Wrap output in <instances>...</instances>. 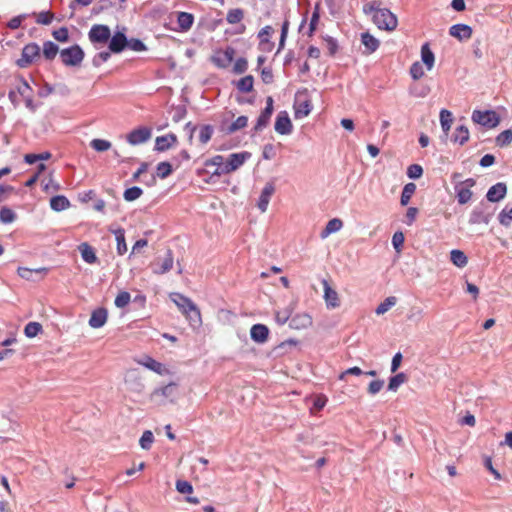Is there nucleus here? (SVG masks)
<instances>
[{
	"label": "nucleus",
	"mask_w": 512,
	"mask_h": 512,
	"mask_svg": "<svg viewBox=\"0 0 512 512\" xmlns=\"http://www.w3.org/2000/svg\"><path fill=\"white\" fill-rule=\"evenodd\" d=\"M248 118L246 116L238 117L228 128L229 133L236 132L247 126Z\"/></svg>",
	"instance_id": "5fc2aeb1"
},
{
	"label": "nucleus",
	"mask_w": 512,
	"mask_h": 512,
	"mask_svg": "<svg viewBox=\"0 0 512 512\" xmlns=\"http://www.w3.org/2000/svg\"><path fill=\"white\" fill-rule=\"evenodd\" d=\"M174 259L172 256L171 250L167 251L166 257L163 259L162 263L160 264L159 268L154 269V273L156 274H165L169 272L173 267Z\"/></svg>",
	"instance_id": "c756f323"
},
{
	"label": "nucleus",
	"mask_w": 512,
	"mask_h": 512,
	"mask_svg": "<svg viewBox=\"0 0 512 512\" xmlns=\"http://www.w3.org/2000/svg\"><path fill=\"white\" fill-rule=\"evenodd\" d=\"M214 133V128L211 125H202L199 128V141L201 144H206L210 141Z\"/></svg>",
	"instance_id": "4c0bfd02"
},
{
	"label": "nucleus",
	"mask_w": 512,
	"mask_h": 512,
	"mask_svg": "<svg viewBox=\"0 0 512 512\" xmlns=\"http://www.w3.org/2000/svg\"><path fill=\"white\" fill-rule=\"evenodd\" d=\"M54 15L51 12H40L37 14L36 22L42 25H49Z\"/></svg>",
	"instance_id": "e2e57ef3"
},
{
	"label": "nucleus",
	"mask_w": 512,
	"mask_h": 512,
	"mask_svg": "<svg viewBox=\"0 0 512 512\" xmlns=\"http://www.w3.org/2000/svg\"><path fill=\"white\" fill-rule=\"evenodd\" d=\"M247 67H248L247 60L245 58H239L236 60V62L234 64L233 71L236 74H242L247 70Z\"/></svg>",
	"instance_id": "338daca9"
},
{
	"label": "nucleus",
	"mask_w": 512,
	"mask_h": 512,
	"mask_svg": "<svg viewBox=\"0 0 512 512\" xmlns=\"http://www.w3.org/2000/svg\"><path fill=\"white\" fill-rule=\"evenodd\" d=\"M512 142V130L507 129L496 137V145L504 147Z\"/></svg>",
	"instance_id": "49530a36"
},
{
	"label": "nucleus",
	"mask_w": 512,
	"mask_h": 512,
	"mask_svg": "<svg viewBox=\"0 0 512 512\" xmlns=\"http://www.w3.org/2000/svg\"><path fill=\"white\" fill-rule=\"evenodd\" d=\"M311 111V105L309 101H303L297 104L295 108V117L303 118L309 115Z\"/></svg>",
	"instance_id": "c03bdc74"
},
{
	"label": "nucleus",
	"mask_w": 512,
	"mask_h": 512,
	"mask_svg": "<svg viewBox=\"0 0 512 512\" xmlns=\"http://www.w3.org/2000/svg\"><path fill=\"white\" fill-rule=\"evenodd\" d=\"M177 142L178 139L175 134L170 133L164 136H159L155 140V150L166 151L171 147L175 146Z\"/></svg>",
	"instance_id": "ddd939ff"
},
{
	"label": "nucleus",
	"mask_w": 512,
	"mask_h": 512,
	"mask_svg": "<svg viewBox=\"0 0 512 512\" xmlns=\"http://www.w3.org/2000/svg\"><path fill=\"white\" fill-rule=\"evenodd\" d=\"M79 251L83 260L89 264H93L97 261V256L93 248L87 243H82L79 245Z\"/></svg>",
	"instance_id": "a878e982"
},
{
	"label": "nucleus",
	"mask_w": 512,
	"mask_h": 512,
	"mask_svg": "<svg viewBox=\"0 0 512 512\" xmlns=\"http://www.w3.org/2000/svg\"><path fill=\"white\" fill-rule=\"evenodd\" d=\"M127 47L133 51L141 52L146 50L145 44L139 39H131L127 41Z\"/></svg>",
	"instance_id": "0e129e2a"
},
{
	"label": "nucleus",
	"mask_w": 512,
	"mask_h": 512,
	"mask_svg": "<svg viewBox=\"0 0 512 512\" xmlns=\"http://www.w3.org/2000/svg\"><path fill=\"white\" fill-rule=\"evenodd\" d=\"M411 77L414 80L420 79L424 75L423 66L420 62H415L410 68Z\"/></svg>",
	"instance_id": "13d9d810"
},
{
	"label": "nucleus",
	"mask_w": 512,
	"mask_h": 512,
	"mask_svg": "<svg viewBox=\"0 0 512 512\" xmlns=\"http://www.w3.org/2000/svg\"><path fill=\"white\" fill-rule=\"evenodd\" d=\"M171 299L177 305V307L181 310V312L183 314L186 311L193 310V307L195 306V304L189 298H187L179 293L172 294Z\"/></svg>",
	"instance_id": "aec40b11"
},
{
	"label": "nucleus",
	"mask_w": 512,
	"mask_h": 512,
	"mask_svg": "<svg viewBox=\"0 0 512 512\" xmlns=\"http://www.w3.org/2000/svg\"><path fill=\"white\" fill-rule=\"evenodd\" d=\"M272 113L273 111H271L270 108H265L261 112L260 116L258 117L257 123L254 127L255 132L263 130L268 125Z\"/></svg>",
	"instance_id": "7c9ffc66"
},
{
	"label": "nucleus",
	"mask_w": 512,
	"mask_h": 512,
	"mask_svg": "<svg viewBox=\"0 0 512 512\" xmlns=\"http://www.w3.org/2000/svg\"><path fill=\"white\" fill-rule=\"evenodd\" d=\"M138 363L160 375H164L168 372L162 363L154 360L149 356H144L142 359L138 360Z\"/></svg>",
	"instance_id": "a211bd4d"
},
{
	"label": "nucleus",
	"mask_w": 512,
	"mask_h": 512,
	"mask_svg": "<svg viewBox=\"0 0 512 512\" xmlns=\"http://www.w3.org/2000/svg\"><path fill=\"white\" fill-rule=\"evenodd\" d=\"M58 53H60L58 45H56L52 41L44 42V44H43V56L47 60H53Z\"/></svg>",
	"instance_id": "473e14b6"
},
{
	"label": "nucleus",
	"mask_w": 512,
	"mask_h": 512,
	"mask_svg": "<svg viewBox=\"0 0 512 512\" xmlns=\"http://www.w3.org/2000/svg\"><path fill=\"white\" fill-rule=\"evenodd\" d=\"M172 173V166L169 162H160L157 165V176L165 179Z\"/></svg>",
	"instance_id": "864d4df0"
},
{
	"label": "nucleus",
	"mask_w": 512,
	"mask_h": 512,
	"mask_svg": "<svg viewBox=\"0 0 512 512\" xmlns=\"http://www.w3.org/2000/svg\"><path fill=\"white\" fill-rule=\"evenodd\" d=\"M319 19H320L319 6L316 5L314 12L312 14L311 20H310L309 36H311L314 33V31L316 30V26H317V23L319 22Z\"/></svg>",
	"instance_id": "680f3d73"
},
{
	"label": "nucleus",
	"mask_w": 512,
	"mask_h": 512,
	"mask_svg": "<svg viewBox=\"0 0 512 512\" xmlns=\"http://www.w3.org/2000/svg\"><path fill=\"white\" fill-rule=\"evenodd\" d=\"M154 441L153 433L150 430H146L143 432L139 444L142 449L149 450L152 446V443Z\"/></svg>",
	"instance_id": "de8ad7c7"
},
{
	"label": "nucleus",
	"mask_w": 512,
	"mask_h": 512,
	"mask_svg": "<svg viewBox=\"0 0 512 512\" xmlns=\"http://www.w3.org/2000/svg\"><path fill=\"white\" fill-rule=\"evenodd\" d=\"M407 381V376L404 373H398L389 380L388 389L391 391H397V389Z\"/></svg>",
	"instance_id": "a19ab883"
},
{
	"label": "nucleus",
	"mask_w": 512,
	"mask_h": 512,
	"mask_svg": "<svg viewBox=\"0 0 512 512\" xmlns=\"http://www.w3.org/2000/svg\"><path fill=\"white\" fill-rule=\"evenodd\" d=\"M110 36L111 31L106 25H93L89 31V40L92 43L105 44L110 39Z\"/></svg>",
	"instance_id": "423d86ee"
},
{
	"label": "nucleus",
	"mask_w": 512,
	"mask_h": 512,
	"mask_svg": "<svg viewBox=\"0 0 512 512\" xmlns=\"http://www.w3.org/2000/svg\"><path fill=\"white\" fill-rule=\"evenodd\" d=\"M53 37L59 42H67L69 39L68 30L65 27H62L53 32Z\"/></svg>",
	"instance_id": "774afa93"
},
{
	"label": "nucleus",
	"mask_w": 512,
	"mask_h": 512,
	"mask_svg": "<svg viewBox=\"0 0 512 512\" xmlns=\"http://www.w3.org/2000/svg\"><path fill=\"white\" fill-rule=\"evenodd\" d=\"M449 34L458 40H467L472 35V28L465 24H456L450 27Z\"/></svg>",
	"instance_id": "2eb2a0df"
},
{
	"label": "nucleus",
	"mask_w": 512,
	"mask_h": 512,
	"mask_svg": "<svg viewBox=\"0 0 512 512\" xmlns=\"http://www.w3.org/2000/svg\"><path fill=\"white\" fill-rule=\"evenodd\" d=\"M292 122L286 111H281L275 121V131L281 135H288L292 132Z\"/></svg>",
	"instance_id": "1a4fd4ad"
},
{
	"label": "nucleus",
	"mask_w": 512,
	"mask_h": 512,
	"mask_svg": "<svg viewBox=\"0 0 512 512\" xmlns=\"http://www.w3.org/2000/svg\"><path fill=\"white\" fill-rule=\"evenodd\" d=\"M476 184V181L472 178H468L464 181H461L455 186V192L456 197L458 200V203L461 205H464L468 203L472 196L473 192L471 191V188Z\"/></svg>",
	"instance_id": "39448f33"
},
{
	"label": "nucleus",
	"mask_w": 512,
	"mask_h": 512,
	"mask_svg": "<svg viewBox=\"0 0 512 512\" xmlns=\"http://www.w3.org/2000/svg\"><path fill=\"white\" fill-rule=\"evenodd\" d=\"M47 269L46 268H39V269H36V270H31L29 268H19L18 269V274L21 278L23 279H26V280H33V274H42V273H46Z\"/></svg>",
	"instance_id": "09e8293b"
},
{
	"label": "nucleus",
	"mask_w": 512,
	"mask_h": 512,
	"mask_svg": "<svg viewBox=\"0 0 512 512\" xmlns=\"http://www.w3.org/2000/svg\"><path fill=\"white\" fill-rule=\"evenodd\" d=\"M415 190L416 185L414 183H407L404 186L400 199V203L402 206H406L409 203L412 195L415 193Z\"/></svg>",
	"instance_id": "c9c22d12"
},
{
	"label": "nucleus",
	"mask_w": 512,
	"mask_h": 512,
	"mask_svg": "<svg viewBox=\"0 0 512 512\" xmlns=\"http://www.w3.org/2000/svg\"><path fill=\"white\" fill-rule=\"evenodd\" d=\"M176 393H177V385L175 383H169L168 385H166L160 389H156L152 393V398L155 400L159 397L173 398L176 396Z\"/></svg>",
	"instance_id": "4be33fe9"
},
{
	"label": "nucleus",
	"mask_w": 512,
	"mask_h": 512,
	"mask_svg": "<svg viewBox=\"0 0 512 512\" xmlns=\"http://www.w3.org/2000/svg\"><path fill=\"white\" fill-rule=\"evenodd\" d=\"M184 315L192 326H199L202 322L200 311L196 305L193 307V310L186 311Z\"/></svg>",
	"instance_id": "ea45409f"
},
{
	"label": "nucleus",
	"mask_w": 512,
	"mask_h": 512,
	"mask_svg": "<svg viewBox=\"0 0 512 512\" xmlns=\"http://www.w3.org/2000/svg\"><path fill=\"white\" fill-rule=\"evenodd\" d=\"M322 285L324 289L323 298L326 307L328 309L338 308L340 306V299L337 291L330 286L329 282L326 279L322 280Z\"/></svg>",
	"instance_id": "0eeeda50"
},
{
	"label": "nucleus",
	"mask_w": 512,
	"mask_h": 512,
	"mask_svg": "<svg viewBox=\"0 0 512 512\" xmlns=\"http://www.w3.org/2000/svg\"><path fill=\"white\" fill-rule=\"evenodd\" d=\"M42 331V325L38 322H29L24 329V333L28 338L37 336Z\"/></svg>",
	"instance_id": "37998d69"
},
{
	"label": "nucleus",
	"mask_w": 512,
	"mask_h": 512,
	"mask_svg": "<svg viewBox=\"0 0 512 512\" xmlns=\"http://www.w3.org/2000/svg\"><path fill=\"white\" fill-rule=\"evenodd\" d=\"M450 260L459 268L465 267L468 263V258L465 253L458 249H454L450 252Z\"/></svg>",
	"instance_id": "cd10ccee"
},
{
	"label": "nucleus",
	"mask_w": 512,
	"mask_h": 512,
	"mask_svg": "<svg viewBox=\"0 0 512 512\" xmlns=\"http://www.w3.org/2000/svg\"><path fill=\"white\" fill-rule=\"evenodd\" d=\"M421 59L422 62L426 65L427 70H431L433 68L435 56L434 53L431 51L428 43H425L421 47Z\"/></svg>",
	"instance_id": "393cba45"
},
{
	"label": "nucleus",
	"mask_w": 512,
	"mask_h": 512,
	"mask_svg": "<svg viewBox=\"0 0 512 512\" xmlns=\"http://www.w3.org/2000/svg\"><path fill=\"white\" fill-rule=\"evenodd\" d=\"M60 58L66 66H80L84 59V51L78 45L60 51Z\"/></svg>",
	"instance_id": "f03ea898"
},
{
	"label": "nucleus",
	"mask_w": 512,
	"mask_h": 512,
	"mask_svg": "<svg viewBox=\"0 0 512 512\" xmlns=\"http://www.w3.org/2000/svg\"><path fill=\"white\" fill-rule=\"evenodd\" d=\"M130 300H131L130 294L126 291H122L117 295V297L115 299V305L118 308H124L129 304Z\"/></svg>",
	"instance_id": "6e6d98bb"
},
{
	"label": "nucleus",
	"mask_w": 512,
	"mask_h": 512,
	"mask_svg": "<svg viewBox=\"0 0 512 512\" xmlns=\"http://www.w3.org/2000/svg\"><path fill=\"white\" fill-rule=\"evenodd\" d=\"M176 489L181 494H190L193 492L192 485L185 480H178L176 482Z\"/></svg>",
	"instance_id": "bf43d9fd"
},
{
	"label": "nucleus",
	"mask_w": 512,
	"mask_h": 512,
	"mask_svg": "<svg viewBox=\"0 0 512 512\" xmlns=\"http://www.w3.org/2000/svg\"><path fill=\"white\" fill-rule=\"evenodd\" d=\"M107 320V311L103 308L97 309L93 311L90 319H89V325L92 328H100L102 327Z\"/></svg>",
	"instance_id": "412c9836"
},
{
	"label": "nucleus",
	"mask_w": 512,
	"mask_h": 512,
	"mask_svg": "<svg viewBox=\"0 0 512 512\" xmlns=\"http://www.w3.org/2000/svg\"><path fill=\"white\" fill-rule=\"evenodd\" d=\"M127 38L123 32H116L109 43V50L113 53H120L127 47Z\"/></svg>",
	"instance_id": "4468645a"
},
{
	"label": "nucleus",
	"mask_w": 512,
	"mask_h": 512,
	"mask_svg": "<svg viewBox=\"0 0 512 512\" xmlns=\"http://www.w3.org/2000/svg\"><path fill=\"white\" fill-rule=\"evenodd\" d=\"M194 22V16L187 12H179L177 23L182 31H188Z\"/></svg>",
	"instance_id": "bb28decb"
},
{
	"label": "nucleus",
	"mask_w": 512,
	"mask_h": 512,
	"mask_svg": "<svg viewBox=\"0 0 512 512\" xmlns=\"http://www.w3.org/2000/svg\"><path fill=\"white\" fill-rule=\"evenodd\" d=\"M312 325V318L308 314L296 315L289 323L293 329H305Z\"/></svg>",
	"instance_id": "5701e85b"
},
{
	"label": "nucleus",
	"mask_w": 512,
	"mask_h": 512,
	"mask_svg": "<svg viewBox=\"0 0 512 512\" xmlns=\"http://www.w3.org/2000/svg\"><path fill=\"white\" fill-rule=\"evenodd\" d=\"M472 120L473 122L487 128H494L500 122L498 114L493 110H474L472 113Z\"/></svg>",
	"instance_id": "7ed1b4c3"
},
{
	"label": "nucleus",
	"mask_w": 512,
	"mask_h": 512,
	"mask_svg": "<svg viewBox=\"0 0 512 512\" xmlns=\"http://www.w3.org/2000/svg\"><path fill=\"white\" fill-rule=\"evenodd\" d=\"M244 17V12L241 9H232L227 13L226 20L230 24L239 23Z\"/></svg>",
	"instance_id": "3c124183"
},
{
	"label": "nucleus",
	"mask_w": 512,
	"mask_h": 512,
	"mask_svg": "<svg viewBox=\"0 0 512 512\" xmlns=\"http://www.w3.org/2000/svg\"><path fill=\"white\" fill-rule=\"evenodd\" d=\"M343 227V222L339 218H333L328 221L325 228L321 231L320 237L322 239L327 238L330 234L338 232Z\"/></svg>",
	"instance_id": "b1692460"
},
{
	"label": "nucleus",
	"mask_w": 512,
	"mask_h": 512,
	"mask_svg": "<svg viewBox=\"0 0 512 512\" xmlns=\"http://www.w3.org/2000/svg\"><path fill=\"white\" fill-rule=\"evenodd\" d=\"M423 169L418 164H412L407 169V175L411 179H418L422 176Z\"/></svg>",
	"instance_id": "4d7b16f0"
},
{
	"label": "nucleus",
	"mask_w": 512,
	"mask_h": 512,
	"mask_svg": "<svg viewBox=\"0 0 512 512\" xmlns=\"http://www.w3.org/2000/svg\"><path fill=\"white\" fill-rule=\"evenodd\" d=\"M69 206H70L69 200L65 196H62V195L54 196L50 200V207L54 211H57V212L63 211L65 209H67Z\"/></svg>",
	"instance_id": "c85d7f7f"
},
{
	"label": "nucleus",
	"mask_w": 512,
	"mask_h": 512,
	"mask_svg": "<svg viewBox=\"0 0 512 512\" xmlns=\"http://www.w3.org/2000/svg\"><path fill=\"white\" fill-rule=\"evenodd\" d=\"M507 187L504 183H497L490 187V189L487 192V199L490 202H498L501 199H503L506 195Z\"/></svg>",
	"instance_id": "dca6fc26"
},
{
	"label": "nucleus",
	"mask_w": 512,
	"mask_h": 512,
	"mask_svg": "<svg viewBox=\"0 0 512 512\" xmlns=\"http://www.w3.org/2000/svg\"><path fill=\"white\" fill-rule=\"evenodd\" d=\"M485 205L481 204L476 207L470 214L469 223L470 224H479L485 223L488 224L490 221V214L486 213L484 210Z\"/></svg>",
	"instance_id": "6ab92c4d"
},
{
	"label": "nucleus",
	"mask_w": 512,
	"mask_h": 512,
	"mask_svg": "<svg viewBox=\"0 0 512 512\" xmlns=\"http://www.w3.org/2000/svg\"><path fill=\"white\" fill-rule=\"evenodd\" d=\"M253 83H254L253 76L248 75L238 81L237 88L241 92L248 93L253 90Z\"/></svg>",
	"instance_id": "58836bf2"
},
{
	"label": "nucleus",
	"mask_w": 512,
	"mask_h": 512,
	"mask_svg": "<svg viewBox=\"0 0 512 512\" xmlns=\"http://www.w3.org/2000/svg\"><path fill=\"white\" fill-rule=\"evenodd\" d=\"M16 219V213L9 207H2L0 209V221L4 224H10Z\"/></svg>",
	"instance_id": "79ce46f5"
},
{
	"label": "nucleus",
	"mask_w": 512,
	"mask_h": 512,
	"mask_svg": "<svg viewBox=\"0 0 512 512\" xmlns=\"http://www.w3.org/2000/svg\"><path fill=\"white\" fill-rule=\"evenodd\" d=\"M143 191L141 188L134 186L124 191L123 197L126 201L131 202L138 199L142 195Z\"/></svg>",
	"instance_id": "8fccbe9b"
},
{
	"label": "nucleus",
	"mask_w": 512,
	"mask_h": 512,
	"mask_svg": "<svg viewBox=\"0 0 512 512\" xmlns=\"http://www.w3.org/2000/svg\"><path fill=\"white\" fill-rule=\"evenodd\" d=\"M499 222L504 226H509L512 222V208L509 210H502L499 214Z\"/></svg>",
	"instance_id": "69168bd1"
},
{
	"label": "nucleus",
	"mask_w": 512,
	"mask_h": 512,
	"mask_svg": "<svg viewBox=\"0 0 512 512\" xmlns=\"http://www.w3.org/2000/svg\"><path fill=\"white\" fill-rule=\"evenodd\" d=\"M235 56V50L231 47H227L223 51H218L213 56V62L220 68H227L232 63Z\"/></svg>",
	"instance_id": "9d476101"
},
{
	"label": "nucleus",
	"mask_w": 512,
	"mask_h": 512,
	"mask_svg": "<svg viewBox=\"0 0 512 512\" xmlns=\"http://www.w3.org/2000/svg\"><path fill=\"white\" fill-rule=\"evenodd\" d=\"M274 192H275V186L273 185V183H271V182L266 183V185L264 186V188L261 192V195L259 197V201L257 204L259 210L262 213L267 211L271 196L274 194Z\"/></svg>",
	"instance_id": "9b49d317"
},
{
	"label": "nucleus",
	"mask_w": 512,
	"mask_h": 512,
	"mask_svg": "<svg viewBox=\"0 0 512 512\" xmlns=\"http://www.w3.org/2000/svg\"><path fill=\"white\" fill-rule=\"evenodd\" d=\"M116 241H117V252L120 255H123L127 251V245L125 242L124 230L119 229L115 232Z\"/></svg>",
	"instance_id": "a18cd8bd"
},
{
	"label": "nucleus",
	"mask_w": 512,
	"mask_h": 512,
	"mask_svg": "<svg viewBox=\"0 0 512 512\" xmlns=\"http://www.w3.org/2000/svg\"><path fill=\"white\" fill-rule=\"evenodd\" d=\"M380 1H371L363 6L365 14L372 15L374 24L379 28L387 31L396 29L398 20L389 9L381 8Z\"/></svg>",
	"instance_id": "f257e3e1"
},
{
	"label": "nucleus",
	"mask_w": 512,
	"mask_h": 512,
	"mask_svg": "<svg viewBox=\"0 0 512 512\" xmlns=\"http://www.w3.org/2000/svg\"><path fill=\"white\" fill-rule=\"evenodd\" d=\"M269 329L263 324H255L251 327L250 336L257 343H265L268 339Z\"/></svg>",
	"instance_id": "f3484780"
},
{
	"label": "nucleus",
	"mask_w": 512,
	"mask_h": 512,
	"mask_svg": "<svg viewBox=\"0 0 512 512\" xmlns=\"http://www.w3.org/2000/svg\"><path fill=\"white\" fill-rule=\"evenodd\" d=\"M151 137V131L147 128H138L130 132L127 141L132 145H138L146 142Z\"/></svg>",
	"instance_id": "f8f14e48"
},
{
	"label": "nucleus",
	"mask_w": 512,
	"mask_h": 512,
	"mask_svg": "<svg viewBox=\"0 0 512 512\" xmlns=\"http://www.w3.org/2000/svg\"><path fill=\"white\" fill-rule=\"evenodd\" d=\"M453 121L452 113L446 109H442L440 112V122L441 127L445 135L448 134V131L451 128V124Z\"/></svg>",
	"instance_id": "f704fd0d"
},
{
	"label": "nucleus",
	"mask_w": 512,
	"mask_h": 512,
	"mask_svg": "<svg viewBox=\"0 0 512 512\" xmlns=\"http://www.w3.org/2000/svg\"><path fill=\"white\" fill-rule=\"evenodd\" d=\"M40 57V47L36 43H30L22 49V56L17 60V65L21 68L28 67Z\"/></svg>",
	"instance_id": "20e7f679"
},
{
	"label": "nucleus",
	"mask_w": 512,
	"mask_h": 512,
	"mask_svg": "<svg viewBox=\"0 0 512 512\" xmlns=\"http://www.w3.org/2000/svg\"><path fill=\"white\" fill-rule=\"evenodd\" d=\"M361 40L369 53L376 51L379 47V41L368 32L362 34Z\"/></svg>",
	"instance_id": "2f4dec72"
},
{
	"label": "nucleus",
	"mask_w": 512,
	"mask_h": 512,
	"mask_svg": "<svg viewBox=\"0 0 512 512\" xmlns=\"http://www.w3.org/2000/svg\"><path fill=\"white\" fill-rule=\"evenodd\" d=\"M90 145L98 152H104L111 148V142L103 139H93L90 142Z\"/></svg>",
	"instance_id": "603ef678"
},
{
	"label": "nucleus",
	"mask_w": 512,
	"mask_h": 512,
	"mask_svg": "<svg viewBox=\"0 0 512 512\" xmlns=\"http://www.w3.org/2000/svg\"><path fill=\"white\" fill-rule=\"evenodd\" d=\"M397 302V298L394 296L387 297L382 303L378 305V307L375 310V313L377 315H383L386 313L390 308H392Z\"/></svg>",
	"instance_id": "e433bc0d"
},
{
	"label": "nucleus",
	"mask_w": 512,
	"mask_h": 512,
	"mask_svg": "<svg viewBox=\"0 0 512 512\" xmlns=\"http://www.w3.org/2000/svg\"><path fill=\"white\" fill-rule=\"evenodd\" d=\"M404 240H405V237H404V234L402 232H395L393 237H392V245L393 247L395 248V250L397 252H400L401 251V248L404 244Z\"/></svg>",
	"instance_id": "052dcab7"
},
{
	"label": "nucleus",
	"mask_w": 512,
	"mask_h": 512,
	"mask_svg": "<svg viewBox=\"0 0 512 512\" xmlns=\"http://www.w3.org/2000/svg\"><path fill=\"white\" fill-rule=\"evenodd\" d=\"M469 139V130L466 126L460 125L456 128L453 140L460 145L466 143Z\"/></svg>",
	"instance_id": "72a5a7b5"
},
{
	"label": "nucleus",
	"mask_w": 512,
	"mask_h": 512,
	"mask_svg": "<svg viewBox=\"0 0 512 512\" xmlns=\"http://www.w3.org/2000/svg\"><path fill=\"white\" fill-rule=\"evenodd\" d=\"M250 157V153L242 152V153H233L230 154L226 165L223 167L222 172L230 173L237 170L240 166L244 164V162Z\"/></svg>",
	"instance_id": "6e6552de"
}]
</instances>
